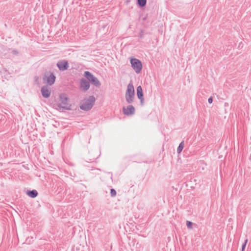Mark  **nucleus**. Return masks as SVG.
Segmentation results:
<instances>
[{"label": "nucleus", "instance_id": "obj_18", "mask_svg": "<svg viewBox=\"0 0 251 251\" xmlns=\"http://www.w3.org/2000/svg\"><path fill=\"white\" fill-rule=\"evenodd\" d=\"M10 53L14 55H18L19 54L18 51L16 50H12Z\"/></svg>", "mask_w": 251, "mask_h": 251}, {"label": "nucleus", "instance_id": "obj_9", "mask_svg": "<svg viewBox=\"0 0 251 251\" xmlns=\"http://www.w3.org/2000/svg\"><path fill=\"white\" fill-rule=\"evenodd\" d=\"M42 96L45 98H48L50 97L51 92L47 86H44L41 90Z\"/></svg>", "mask_w": 251, "mask_h": 251}, {"label": "nucleus", "instance_id": "obj_10", "mask_svg": "<svg viewBox=\"0 0 251 251\" xmlns=\"http://www.w3.org/2000/svg\"><path fill=\"white\" fill-rule=\"evenodd\" d=\"M26 194L30 198H34L38 195V192L36 190H28Z\"/></svg>", "mask_w": 251, "mask_h": 251}, {"label": "nucleus", "instance_id": "obj_5", "mask_svg": "<svg viewBox=\"0 0 251 251\" xmlns=\"http://www.w3.org/2000/svg\"><path fill=\"white\" fill-rule=\"evenodd\" d=\"M56 66L60 71H66L69 67L68 62L65 60L58 61L56 64Z\"/></svg>", "mask_w": 251, "mask_h": 251}, {"label": "nucleus", "instance_id": "obj_4", "mask_svg": "<svg viewBox=\"0 0 251 251\" xmlns=\"http://www.w3.org/2000/svg\"><path fill=\"white\" fill-rule=\"evenodd\" d=\"M131 67L137 74L141 72L142 69V64L141 62L138 59L131 58L130 59Z\"/></svg>", "mask_w": 251, "mask_h": 251}, {"label": "nucleus", "instance_id": "obj_20", "mask_svg": "<svg viewBox=\"0 0 251 251\" xmlns=\"http://www.w3.org/2000/svg\"><path fill=\"white\" fill-rule=\"evenodd\" d=\"M140 100V103L142 106L144 104V98H142V99H139Z\"/></svg>", "mask_w": 251, "mask_h": 251}, {"label": "nucleus", "instance_id": "obj_16", "mask_svg": "<svg viewBox=\"0 0 251 251\" xmlns=\"http://www.w3.org/2000/svg\"><path fill=\"white\" fill-rule=\"evenodd\" d=\"M192 225H193V223L189 221H186V226L188 228H189V229L192 228Z\"/></svg>", "mask_w": 251, "mask_h": 251}, {"label": "nucleus", "instance_id": "obj_11", "mask_svg": "<svg viewBox=\"0 0 251 251\" xmlns=\"http://www.w3.org/2000/svg\"><path fill=\"white\" fill-rule=\"evenodd\" d=\"M137 96L138 99H142L144 98L142 88L141 86H139L137 88Z\"/></svg>", "mask_w": 251, "mask_h": 251}, {"label": "nucleus", "instance_id": "obj_12", "mask_svg": "<svg viewBox=\"0 0 251 251\" xmlns=\"http://www.w3.org/2000/svg\"><path fill=\"white\" fill-rule=\"evenodd\" d=\"M84 75L89 81H91L95 77V76L89 71H85Z\"/></svg>", "mask_w": 251, "mask_h": 251}, {"label": "nucleus", "instance_id": "obj_15", "mask_svg": "<svg viewBox=\"0 0 251 251\" xmlns=\"http://www.w3.org/2000/svg\"><path fill=\"white\" fill-rule=\"evenodd\" d=\"M138 5L141 7H144L146 5L147 0H137Z\"/></svg>", "mask_w": 251, "mask_h": 251}, {"label": "nucleus", "instance_id": "obj_17", "mask_svg": "<svg viewBox=\"0 0 251 251\" xmlns=\"http://www.w3.org/2000/svg\"><path fill=\"white\" fill-rule=\"evenodd\" d=\"M116 191L114 189H111L110 190V194L111 197H114L116 195Z\"/></svg>", "mask_w": 251, "mask_h": 251}, {"label": "nucleus", "instance_id": "obj_8", "mask_svg": "<svg viewBox=\"0 0 251 251\" xmlns=\"http://www.w3.org/2000/svg\"><path fill=\"white\" fill-rule=\"evenodd\" d=\"M56 77L52 73H50L49 76H46L44 80L46 81L47 83L49 85H52L54 83Z\"/></svg>", "mask_w": 251, "mask_h": 251}, {"label": "nucleus", "instance_id": "obj_3", "mask_svg": "<svg viewBox=\"0 0 251 251\" xmlns=\"http://www.w3.org/2000/svg\"><path fill=\"white\" fill-rule=\"evenodd\" d=\"M59 102L57 104V106L59 108L66 110L71 109V105L68 103V98L65 94H61L59 95Z\"/></svg>", "mask_w": 251, "mask_h": 251}, {"label": "nucleus", "instance_id": "obj_1", "mask_svg": "<svg viewBox=\"0 0 251 251\" xmlns=\"http://www.w3.org/2000/svg\"><path fill=\"white\" fill-rule=\"evenodd\" d=\"M96 99L93 96H90L87 99L81 102L80 108L81 109L88 111L91 109L94 104Z\"/></svg>", "mask_w": 251, "mask_h": 251}, {"label": "nucleus", "instance_id": "obj_13", "mask_svg": "<svg viewBox=\"0 0 251 251\" xmlns=\"http://www.w3.org/2000/svg\"><path fill=\"white\" fill-rule=\"evenodd\" d=\"M90 82H91V83L96 87H99L101 85L99 79L95 76Z\"/></svg>", "mask_w": 251, "mask_h": 251}, {"label": "nucleus", "instance_id": "obj_6", "mask_svg": "<svg viewBox=\"0 0 251 251\" xmlns=\"http://www.w3.org/2000/svg\"><path fill=\"white\" fill-rule=\"evenodd\" d=\"M90 82L85 78H81L80 80V88L84 92L87 91L90 88Z\"/></svg>", "mask_w": 251, "mask_h": 251}, {"label": "nucleus", "instance_id": "obj_7", "mask_svg": "<svg viewBox=\"0 0 251 251\" xmlns=\"http://www.w3.org/2000/svg\"><path fill=\"white\" fill-rule=\"evenodd\" d=\"M123 111L125 115L129 116L133 115L135 112V108L132 105H128L126 107H123Z\"/></svg>", "mask_w": 251, "mask_h": 251}, {"label": "nucleus", "instance_id": "obj_19", "mask_svg": "<svg viewBox=\"0 0 251 251\" xmlns=\"http://www.w3.org/2000/svg\"><path fill=\"white\" fill-rule=\"evenodd\" d=\"M247 242H248V239H246L245 240L244 243L242 245L241 251H244Z\"/></svg>", "mask_w": 251, "mask_h": 251}, {"label": "nucleus", "instance_id": "obj_21", "mask_svg": "<svg viewBox=\"0 0 251 251\" xmlns=\"http://www.w3.org/2000/svg\"><path fill=\"white\" fill-rule=\"evenodd\" d=\"M213 101V98L212 97H210V98H208V102L209 103H211Z\"/></svg>", "mask_w": 251, "mask_h": 251}, {"label": "nucleus", "instance_id": "obj_14", "mask_svg": "<svg viewBox=\"0 0 251 251\" xmlns=\"http://www.w3.org/2000/svg\"><path fill=\"white\" fill-rule=\"evenodd\" d=\"M183 148H184V142L182 141L179 144L178 147H177V153H180L182 151Z\"/></svg>", "mask_w": 251, "mask_h": 251}, {"label": "nucleus", "instance_id": "obj_22", "mask_svg": "<svg viewBox=\"0 0 251 251\" xmlns=\"http://www.w3.org/2000/svg\"><path fill=\"white\" fill-rule=\"evenodd\" d=\"M108 173V174H109V175H111L110 178H111V179H112V174L111 173H110V172H108V173Z\"/></svg>", "mask_w": 251, "mask_h": 251}, {"label": "nucleus", "instance_id": "obj_23", "mask_svg": "<svg viewBox=\"0 0 251 251\" xmlns=\"http://www.w3.org/2000/svg\"><path fill=\"white\" fill-rule=\"evenodd\" d=\"M140 37L141 38H142V35H140Z\"/></svg>", "mask_w": 251, "mask_h": 251}, {"label": "nucleus", "instance_id": "obj_2", "mask_svg": "<svg viewBox=\"0 0 251 251\" xmlns=\"http://www.w3.org/2000/svg\"><path fill=\"white\" fill-rule=\"evenodd\" d=\"M135 97V91L133 85L132 83H129L127 87L125 98L127 103L133 102Z\"/></svg>", "mask_w": 251, "mask_h": 251}]
</instances>
